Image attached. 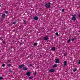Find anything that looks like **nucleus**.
I'll return each instance as SVG.
<instances>
[{
    "instance_id": "obj_1",
    "label": "nucleus",
    "mask_w": 80,
    "mask_h": 80,
    "mask_svg": "<svg viewBox=\"0 0 80 80\" xmlns=\"http://www.w3.org/2000/svg\"><path fill=\"white\" fill-rule=\"evenodd\" d=\"M52 4V3L50 2H49V3H46L44 6L45 7H46L47 8H50V5Z\"/></svg>"
},
{
    "instance_id": "obj_2",
    "label": "nucleus",
    "mask_w": 80,
    "mask_h": 80,
    "mask_svg": "<svg viewBox=\"0 0 80 80\" xmlns=\"http://www.w3.org/2000/svg\"><path fill=\"white\" fill-rule=\"evenodd\" d=\"M60 59L58 58L55 59V63H60Z\"/></svg>"
},
{
    "instance_id": "obj_3",
    "label": "nucleus",
    "mask_w": 80,
    "mask_h": 80,
    "mask_svg": "<svg viewBox=\"0 0 80 80\" xmlns=\"http://www.w3.org/2000/svg\"><path fill=\"white\" fill-rule=\"evenodd\" d=\"M24 66H25V65L24 64H21L20 65H19V66H18V68H22V67H24Z\"/></svg>"
},
{
    "instance_id": "obj_4",
    "label": "nucleus",
    "mask_w": 80,
    "mask_h": 80,
    "mask_svg": "<svg viewBox=\"0 0 80 80\" xmlns=\"http://www.w3.org/2000/svg\"><path fill=\"white\" fill-rule=\"evenodd\" d=\"M43 39L44 40H48V37H45L43 38Z\"/></svg>"
},
{
    "instance_id": "obj_5",
    "label": "nucleus",
    "mask_w": 80,
    "mask_h": 80,
    "mask_svg": "<svg viewBox=\"0 0 80 80\" xmlns=\"http://www.w3.org/2000/svg\"><path fill=\"white\" fill-rule=\"evenodd\" d=\"M30 74H31V73L29 72H27L26 73V75L28 76V77H29V76L30 75Z\"/></svg>"
},
{
    "instance_id": "obj_6",
    "label": "nucleus",
    "mask_w": 80,
    "mask_h": 80,
    "mask_svg": "<svg viewBox=\"0 0 80 80\" xmlns=\"http://www.w3.org/2000/svg\"><path fill=\"white\" fill-rule=\"evenodd\" d=\"M49 72H51L52 73H53V72H55V69H51L49 70Z\"/></svg>"
},
{
    "instance_id": "obj_7",
    "label": "nucleus",
    "mask_w": 80,
    "mask_h": 80,
    "mask_svg": "<svg viewBox=\"0 0 80 80\" xmlns=\"http://www.w3.org/2000/svg\"><path fill=\"white\" fill-rule=\"evenodd\" d=\"M71 20H72V21H75L76 20V18L75 17H72Z\"/></svg>"
},
{
    "instance_id": "obj_8",
    "label": "nucleus",
    "mask_w": 80,
    "mask_h": 80,
    "mask_svg": "<svg viewBox=\"0 0 80 80\" xmlns=\"http://www.w3.org/2000/svg\"><path fill=\"white\" fill-rule=\"evenodd\" d=\"M22 69L24 70H28V68L25 67H24L22 68Z\"/></svg>"
},
{
    "instance_id": "obj_9",
    "label": "nucleus",
    "mask_w": 80,
    "mask_h": 80,
    "mask_svg": "<svg viewBox=\"0 0 80 80\" xmlns=\"http://www.w3.org/2000/svg\"><path fill=\"white\" fill-rule=\"evenodd\" d=\"M34 20H38V17L37 16H36L34 17Z\"/></svg>"
},
{
    "instance_id": "obj_10",
    "label": "nucleus",
    "mask_w": 80,
    "mask_h": 80,
    "mask_svg": "<svg viewBox=\"0 0 80 80\" xmlns=\"http://www.w3.org/2000/svg\"><path fill=\"white\" fill-rule=\"evenodd\" d=\"M17 22H18V20H17L15 22H13L12 23V24L13 25H15L16 23H17Z\"/></svg>"
},
{
    "instance_id": "obj_11",
    "label": "nucleus",
    "mask_w": 80,
    "mask_h": 80,
    "mask_svg": "<svg viewBox=\"0 0 80 80\" xmlns=\"http://www.w3.org/2000/svg\"><path fill=\"white\" fill-rule=\"evenodd\" d=\"M64 65L65 66V67H66V66H67V61H64Z\"/></svg>"
},
{
    "instance_id": "obj_12",
    "label": "nucleus",
    "mask_w": 80,
    "mask_h": 80,
    "mask_svg": "<svg viewBox=\"0 0 80 80\" xmlns=\"http://www.w3.org/2000/svg\"><path fill=\"white\" fill-rule=\"evenodd\" d=\"M2 18H5V14H2Z\"/></svg>"
},
{
    "instance_id": "obj_13",
    "label": "nucleus",
    "mask_w": 80,
    "mask_h": 80,
    "mask_svg": "<svg viewBox=\"0 0 80 80\" xmlns=\"http://www.w3.org/2000/svg\"><path fill=\"white\" fill-rule=\"evenodd\" d=\"M52 51H55V48L52 47Z\"/></svg>"
},
{
    "instance_id": "obj_14",
    "label": "nucleus",
    "mask_w": 80,
    "mask_h": 80,
    "mask_svg": "<svg viewBox=\"0 0 80 80\" xmlns=\"http://www.w3.org/2000/svg\"><path fill=\"white\" fill-rule=\"evenodd\" d=\"M53 67H54V68H55L56 67H57V65L54 64L53 65Z\"/></svg>"
},
{
    "instance_id": "obj_15",
    "label": "nucleus",
    "mask_w": 80,
    "mask_h": 80,
    "mask_svg": "<svg viewBox=\"0 0 80 80\" xmlns=\"http://www.w3.org/2000/svg\"><path fill=\"white\" fill-rule=\"evenodd\" d=\"M23 21L24 22V24L27 25V22L25 21V20H23Z\"/></svg>"
},
{
    "instance_id": "obj_16",
    "label": "nucleus",
    "mask_w": 80,
    "mask_h": 80,
    "mask_svg": "<svg viewBox=\"0 0 80 80\" xmlns=\"http://www.w3.org/2000/svg\"><path fill=\"white\" fill-rule=\"evenodd\" d=\"M73 72H75L76 71H77V69H76V68H74V69H73Z\"/></svg>"
},
{
    "instance_id": "obj_17",
    "label": "nucleus",
    "mask_w": 80,
    "mask_h": 80,
    "mask_svg": "<svg viewBox=\"0 0 80 80\" xmlns=\"http://www.w3.org/2000/svg\"><path fill=\"white\" fill-rule=\"evenodd\" d=\"M72 17H76V15H75V14H74V15L72 14Z\"/></svg>"
},
{
    "instance_id": "obj_18",
    "label": "nucleus",
    "mask_w": 80,
    "mask_h": 80,
    "mask_svg": "<svg viewBox=\"0 0 80 80\" xmlns=\"http://www.w3.org/2000/svg\"><path fill=\"white\" fill-rule=\"evenodd\" d=\"M7 66L8 67H10V66H11V64H8L7 65Z\"/></svg>"
},
{
    "instance_id": "obj_19",
    "label": "nucleus",
    "mask_w": 80,
    "mask_h": 80,
    "mask_svg": "<svg viewBox=\"0 0 80 80\" xmlns=\"http://www.w3.org/2000/svg\"><path fill=\"white\" fill-rule=\"evenodd\" d=\"M37 45V43H35L34 44V46H36V45Z\"/></svg>"
},
{
    "instance_id": "obj_20",
    "label": "nucleus",
    "mask_w": 80,
    "mask_h": 80,
    "mask_svg": "<svg viewBox=\"0 0 80 80\" xmlns=\"http://www.w3.org/2000/svg\"><path fill=\"white\" fill-rule=\"evenodd\" d=\"M5 13H6L7 14V13H8V11H5Z\"/></svg>"
},
{
    "instance_id": "obj_21",
    "label": "nucleus",
    "mask_w": 80,
    "mask_h": 80,
    "mask_svg": "<svg viewBox=\"0 0 80 80\" xmlns=\"http://www.w3.org/2000/svg\"><path fill=\"white\" fill-rule=\"evenodd\" d=\"M56 35H57V36H58V32H56Z\"/></svg>"
},
{
    "instance_id": "obj_22",
    "label": "nucleus",
    "mask_w": 80,
    "mask_h": 80,
    "mask_svg": "<svg viewBox=\"0 0 80 80\" xmlns=\"http://www.w3.org/2000/svg\"><path fill=\"white\" fill-rule=\"evenodd\" d=\"M69 42H70V39L68 41L67 43H69Z\"/></svg>"
},
{
    "instance_id": "obj_23",
    "label": "nucleus",
    "mask_w": 80,
    "mask_h": 80,
    "mask_svg": "<svg viewBox=\"0 0 80 80\" xmlns=\"http://www.w3.org/2000/svg\"><path fill=\"white\" fill-rule=\"evenodd\" d=\"M0 80H3V77H0Z\"/></svg>"
},
{
    "instance_id": "obj_24",
    "label": "nucleus",
    "mask_w": 80,
    "mask_h": 80,
    "mask_svg": "<svg viewBox=\"0 0 80 80\" xmlns=\"http://www.w3.org/2000/svg\"><path fill=\"white\" fill-rule=\"evenodd\" d=\"M72 41H74L75 40V39L74 38H72Z\"/></svg>"
},
{
    "instance_id": "obj_25",
    "label": "nucleus",
    "mask_w": 80,
    "mask_h": 80,
    "mask_svg": "<svg viewBox=\"0 0 80 80\" xmlns=\"http://www.w3.org/2000/svg\"><path fill=\"white\" fill-rule=\"evenodd\" d=\"M8 62H11V60H8Z\"/></svg>"
},
{
    "instance_id": "obj_26",
    "label": "nucleus",
    "mask_w": 80,
    "mask_h": 80,
    "mask_svg": "<svg viewBox=\"0 0 80 80\" xmlns=\"http://www.w3.org/2000/svg\"><path fill=\"white\" fill-rule=\"evenodd\" d=\"M62 12H64V11H65V10L64 9H63L62 10Z\"/></svg>"
},
{
    "instance_id": "obj_27",
    "label": "nucleus",
    "mask_w": 80,
    "mask_h": 80,
    "mask_svg": "<svg viewBox=\"0 0 80 80\" xmlns=\"http://www.w3.org/2000/svg\"><path fill=\"white\" fill-rule=\"evenodd\" d=\"M32 77H29V79H30L31 80V79H32Z\"/></svg>"
},
{
    "instance_id": "obj_28",
    "label": "nucleus",
    "mask_w": 80,
    "mask_h": 80,
    "mask_svg": "<svg viewBox=\"0 0 80 80\" xmlns=\"http://www.w3.org/2000/svg\"><path fill=\"white\" fill-rule=\"evenodd\" d=\"M2 66L3 67H5V64H3Z\"/></svg>"
},
{
    "instance_id": "obj_29",
    "label": "nucleus",
    "mask_w": 80,
    "mask_h": 80,
    "mask_svg": "<svg viewBox=\"0 0 80 80\" xmlns=\"http://www.w3.org/2000/svg\"><path fill=\"white\" fill-rule=\"evenodd\" d=\"M64 56H67V54H65V53L64 54Z\"/></svg>"
},
{
    "instance_id": "obj_30",
    "label": "nucleus",
    "mask_w": 80,
    "mask_h": 80,
    "mask_svg": "<svg viewBox=\"0 0 80 80\" xmlns=\"http://www.w3.org/2000/svg\"><path fill=\"white\" fill-rule=\"evenodd\" d=\"M78 17L79 18H80V14H78Z\"/></svg>"
},
{
    "instance_id": "obj_31",
    "label": "nucleus",
    "mask_w": 80,
    "mask_h": 80,
    "mask_svg": "<svg viewBox=\"0 0 80 80\" xmlns=\"http://www.w3.org/2000/svg\"><path fill=\"white\" fill-rule=\"evenodd\" d=\"M3 44H5V41H4L3 42Z\"/></svg>"
},
{
    "instance_id": "obj_32",
    "label": "nucleus",
    "mask_w": 80,
    "mask_h": 80,
    "mask_svg": "<svg viewBox=\"0 0 80 80\" xmlns=\"http://www.w3.org/2000/svg\"><path fill=\"white\" fill-rule=\"evenodd\" d=\"M78 64L79 65L80 64V60L79 61H78Z\"/></svg>"
},
{
    "instance_id": "obj_33",
    "label": "nucleus",
    "mask_w": 80,
    "mask_h": 80,
    "mask_svg": "<svg viewBox=\"0 0 80 80\" xmlns=\"http://www.w3.org/2000/svg\"><path fill=\"white\" fill-rule=\"evenodd\" d=\"M32 65H33L31 64L29 65V66H32Z\"/></svg>"
},
{
    "instance_id": "obj_34",
    "label": "nucleus",
    "mask_w": 80,
    "mask_h": 80,
    "mask_svg": "<svg viewBox=\"0 0 80 80\" xmlns=\"http://www.w3.org/2000/svg\"><path fill=\"white\" fill-rule=\"evenodd\" d=\"M37 72H35V74H34V75H37Z\"/></svg>"
},
{
    "instance_id": "obj_35",
    "label": "nucleus",
    "mask_w": 80,
    "mask_h": 80,
    "mask_svg": "<svg viewBox=\"0 0 80 80\" xmlns=\"http://www.w3.org/2000/svg\"><path fill=\"white\" fill-rule=\"evenodd\" d=\"M10 72H11V73H12V71H10Z\"/></svg>"
},
{
    "instance_id": "obj_36",
    "label": "nucleus",
    "mask_w": 80,
    "mask_h": 80,
    "mask_svg": "<svg viewBox=\"0 0 80 80\" xmlns=\"http://www.w3.org/2000/svg\"><path fill=\"white\" fill-rule=\"evenodd\" d=\"M1 7V5L0 4V7Z\"/></svg>"
},
{
    "instance_id": "obj_37",
    "label": "nucleus",
    "mask_w": 80,
    "mask_h": 80,
    "mask_svg": "<svg viewBox=\"0 0 80 80\" xmlns=\"http://www.w3.org/2000/svg\"><path fill=\"white\" fill-rule=\"evenodd\" d=\"M2 40H3V39H2Z\"/></svg>"
},
{
    "instance_id": "obj_38",
    "label": "nucleus",
    "mask_w": 80,
    "mask_h": 80,
    "mask_svg": "<svg viewBox=\"0 0 80 80\" xmlns=\"http://www.w3.org/2000/svg\"><path fill=\"white\" fill-rule=\"evenodd\" d=\"M1 69V68H0V69Z\"/></svg>"
}]
</instances>
